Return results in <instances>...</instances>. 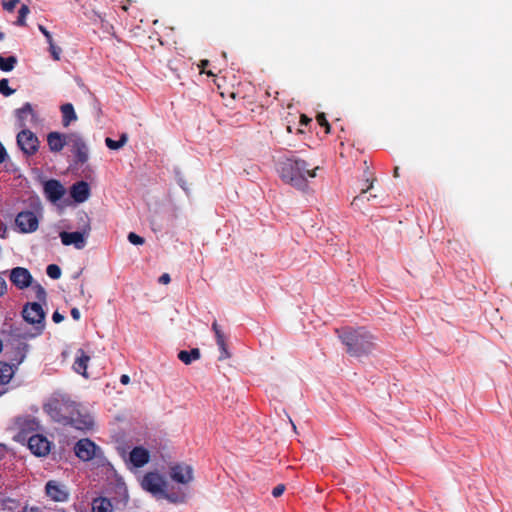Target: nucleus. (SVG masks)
<instances>
[{"label":"nucleus","mask_w":512,"mask_h":512,"mask_svg":"<svg viewBox=\"0 0 512 512\" xmlns=\"http://www.w3.org/2000/svg\"><path fill=\"white\" fill-rule=\"evenodd\" d=\"M28 349H29V345L27 343L17 340L12 344L11 351H6L11 364L13 366H15L17 369H18V366L26 358Z\"/></svg>","instance_id":"f3484780"},{"label":"nucleus","mask_w":512,"mask_h":512,"mask_svg":"<svg viewBox=\"0 0 512 512\" xmlns=\"http://www.w3.org/2000/svg\"><path fill=\"white\" fill-rule=\"evenodd\" d=\"M2 394V392L0 393V395Z\"/></svg>","instance_id":"052dcab7"},{"label":"nucleus","mask_w":512,"mask_h":512,"mask_svg":"<svg viewBox=\"0 0 512 512\" xmlns=\"http://www.w3.org/2000/svg\"><path fill=\"white\" fill-rule=\"evenodd\" d=\"M7 156V152L5 147L0 143V163H2L5 160V157Z\"/></svg>","instance_id":"09e8293b"},{"label":"nucleus","mask_w":512,"mask_h":512,"mask_svg":"<svg viewBox=\"0 0 512 512\" xmlns=\"http://www.w3.org/2000/svg\"><path fill=\"white\" fill-rule=\"evenodd\" d=\"M38 29H39V31H40L43 35H44L46 32H48V30L46 29V27H45V26H43V25H41V24H39V25H38Z\"/></svg>","instance_id":"5fc2aeb1"},{"label":"nucleus","mask_w":512,"mask_h":512,"mask_svg":"<svg viewBox=\"0 0 512 512\" xmlns=\"http://www.w3.org/2000/svg\"><path fill=\"white\" fill-rule=\"evenodd\" d=\"M49 45V52L51 54V57L55 61H59L61 58L62 49L61 47L57 46L54 41L51 43H48Z\"/></svg>","instance_id":"f704fd0d"},{"label":"nucleus","mask_w":512,"mask_h":512,"mask_svg":"<svg viewBox=\"0 0 512 512\" xmlns=\"http://www.w3.org/2000/svg\"><path fill=\"white\" fill-rule=\"evenodd\" d=\"M30 9L27 5L23 4L18 11V18L15 22L17 26H25L26 25V17L29 14Z\"/></svg>","instance_id":"7c9ffc66"},{"label":"nucleus","mask_w":512,"mask_h":512,"mask_svg":"<svg viewBox=\"0 0 512 512\" xmlns=\"http://www.w3.org/2000/svg\"><path fill=\"white\" fill-rule=\"evenodd\" d=\"M20 2V0H8V1H3L2 2V6L5 10L11 12L14 10V8L16 7V5Z\"/></svg>","instance_id":"a19ab883"},{"label":"nucleus","mask_w":512,"mask_h":512,"mask_svg":"<svg viewBox=\"0 0 512 512\" xmlns=\"http://www.w3.org/2000/svg\"><path fill=\"white\" fill-rule=\"evenodd\" d=\"M127 141L128 136L126 133H123L117 141L107 137L105 139V144L111 150H118L122 148L127 143Z\"/></svg>","instance_id":"c85d7f7f"},{"label":"nucleus","mask_w":512,"mask_h":512,"mask_svg":"<svg viewBox=\"0 0 512 512\" xmlns=\"http://www.w3.org/2000/svg\"><path fill=\"white\" fill-rule=\"evenodd\" d=\"M319 166H311L303 159L290 157L281 163V179L298 190L305 191L308 188V178L316 177Z\"/></svg>","instance_id":"f03ea898"},{"label":"nucleus","mask_w":512,"mask_h":512,"mask_svg":"<svg viewBox=\"0 0 512 512\" xmlns=\"http://www.w3.org/2000/svg\"><path fill=\"white\" fill-rule=\"evenodd\" d=\"M76 456L82 461H90L102 453L101 448L88 438L80 439L74 446Z\"/></svg>","instance_id":"6e6552de"},{"label":"nucleus","mask_w":512,"mask_h":512,"mask_svg":"<svg viewBox=\"0 0 512 512\" xmlns=\"http://www.w3.org/2000/svg\"><path fill=\"white\" fill-rule=\"evenodd\" d=\"M46 495L55 502H66L69 499L67 487L56 480H49L45 485Z\"/></svg>","instance_id":"f8f14e48"},{"label":"nucleus","mask_w":512,"mask_h":512,"mask_svg":"<svg viewBox=\"0 0 512 512\" xmlns=\"http://www.w3.org/2000/svg\"><path fill=\"white\" fill-rule=\"evenodd\" d=\"M80 292H81V294H84V287H83V285H81Z\"/></svg>","instance_id":"13d9d810"},{"label":"nucleus","mask_w":512,"mask_h":512,"mask_svg":"<svg viewBox=\"0 0 512 512\" xmlns=\"http://www.w3.org/2000/svg\"><path fill=\"white\" fill-rule=\"evenodd\" d=\"M150 460V453L142 446L134 447L129 454V461L135 468H141Z\"/></svg>","instance_id":"6ab92c4d"},{"label":"nucleus","mask_w":512,"mask_h":512,"mask_svg":"<svg viewBox=\"0 0 512 512\" xmlns=\"http://www.w3.org/2000/svg\"><path fill=\"white\" fill-rule=\"evenodd\" d=\"M70 313H71L72 318L76 321H78L81 317L80 311L78 310V308H72Z\"/></svg>","instance_id":"49530a36"},{"label":"nucleus","mask_w":512,"mask_h":512,"mask_svg":"<svg viewBox=\"0 0 512 512\" xmlns=\"http://www.w3.org/2000/svg\"><path fill=\"white\" fill-rule=\"evenodd\" d=\"M52 320L55 323H60L64 320V316L62 314H60L58 311H55L52 315Z\"/></svg>","instance_id":"a18cd8bd"},{"label":"nucleus","mask_w":512,"mask_h":512,"mask_svg":"<svg viewBox=\"0 0 512 512\" xmlns=\"http://www.w3.org/2000/svg\"><path fill=\"white\" fill-rule=\"evenodd\" d=\"M4 37H5V34L2 31H0V41H2L4 39Z\"/></svg>","instance_id":"4d7b16f0"},{"label":"nucleus","mask_w":512,"mask_h":512,"mask_svg":"<svg viewBox=\"0 0 512 512\" xmlns=\"http://www.w3.org/2000/svg\"><path fill=\"white\" fill-rule=\"evenodd\" d=\"M28 115L33 117L35 116L32 105L29 102L25 103L21 108L16 110V116L22 126L25 125V120Z\"/></svg>","instance_id":"cd10ccee"},{"label":"nucleus","mask_w":512,"mask_h":512,"mask_svg":"<svg viewBox=\"0 0 512 512\" xmlns=\"http://www.w3.org/2000/svg\"><path fill=\"white\" fill-rule=\"evenodd\" d=\"M170 478L180 484H188L193 480V468L186 464H174L170 467Z\"/></svg>","instance_id":"4468645a"},{"label":"nucleus","mask_w":512,"mask_h":512,"mask_svg":"<svg viewBox=\"0 0 512 512\" xmlns=\"http://www.w3.org/2000/svg\"><path fill=\"white\" fill-rule=\"evenodd\" d=\"M89 361L90 356L87 355L83 349H79L73 363L74 371L78 374H81L85 378H88L87 366Z\"/></svg>","instance_id":"4be33fe9"},{"label":"nucleus","mask_w":512,"mask_h":512,"mask_svg":"<svg viewBox=\"0 0 512 512\" xmlns=\"http://www.w3.org/2000/svg\"><path fill=\"white\" fill-rule=\"evenodd\" d=\"M165 485L164 478L157 472H148L141 480L142 488L152 494L162 493Z\"/></svg>","instance_id":"9b49d317"},{"label":"nucleus","mask_w":512,"mask_h":512,"mask_svg":"<svg viewBox=\"0 0 512 512\" xmlns=\"http://www.w3.org/2000/svg\"><path fill=\"white\" fill-rule=\"evenodd\" d=\"M128 240L133 245H142L145 242V239L134 232H130L128 234Z\"/></svg>","instance_id":"58836bf2"},{"label":"nucleus","mask_w":512,"mask_h":512,"mask_svg":"<svg viewBox=\"0 0 512 512\" xmlns=\"http://www.w3.org/2000/svg\"><path fill=\"white\" fill-rule=\"evenodd\" d=\"M316 121H317V123H318L320 126H322V127H324V128H325V132H326V133H329V132H330V125H329L328 120H327V118H326V116H325V114H324V113H319V114L316 116Z\"/></svg>","instance_id":"4c0bfd02"},{"label":"nucleus","mask_w":512,"mask_h":512,"mask_svg":"<svg viewBox=\"0 0 512 512\" xmlns=\"http://www.w3.org/2000/svg\"><path fill=\"white\" fill-rule=\"evenodd\" d=\"M15 427L17 434L14 436V439L21 443L26 442L31 435L38 433L41 429L39 421L30 415L18 417L15 421Z\"/></svg>","instance_id":"423d86ee"},{"label":"nucleus","mask_w":512,"mask_h":512,"mask_svg":"<svg viewBox=\"0 0 512 512\" xmlns=\"http://www.w3.org/2000/svg\"><path fill=\"white\" fill-rule=\"evenodd\" d=\"M44 37L46 38L47 43H51L54 41L53 37L49 31L44 34Z\"/></svg>","instance_id":"603ef678"},{"label":"nucleus","mask_w":512,"mask_h":512,"mask_svg":"<svg viewBox=\"0 0 512 512\" xmlns=\"http://www.w3.org/2000/svg\"><path fill=\"white\" fill-rule=\"evenodd\" d=\"M120 382L123 384V385H127L129 382H130V377L126 374H123L121 375L120 377Z\"/></svg>","instance_id":"3c124183"},{"label":"nucleus","mask_w":512,"mask_h":512,"mask_svg":"<svg viewBox=\"0 0 512 512\" xmlns=\"http://www.w3.org/2000/svg\"><path fill=\"white\" fill-rule=\"evenodd\" d=\"M399 176V167H395L394 168V177H398Z\"/></svg>","instance_id":"6e6d98bb"},{"label":"nucleus","mask_w":512,"mask_h":512,"mask_svg":"<svg viewBox=\"0 0 512 512\" xmlns=\"http://www.w3.org/2000/svg\"><path fill=\"white\" fill-rule=\"evenodd\" d=\"M339 337L343 344L346 345L347 352H350L352 350V334L349 331H343L341 334H339Z\"/></svg>","instance_id":"c9c22d12"},{"label":"nucleus","mask_w":512,"mask_h":512,"mask_svg":"<svg viewBox=\"0 0 512 512\" xmlns=\"http://www.w3.org/2000/svg\"><path fill=\"white\" fill-rule=\"evenodd\" d=\"M374 336L365 328L360 327L354 330V357L362 361L371 355L376 349Z\"/></svg>","instance_id":"7ed1b4c3"},{"label":"nucleus","mask_w":512,"mask_h":512,"mask_svg":"<svg viewBox=\"0 0 512 512\" xmlns=\"http://www.w3.org/2000/svg\"><path fill=\"white\" fill-rule=\"evenodd\" d=\"M69 146L71 147V152L75 156L76 163L84 164L88 161V147L78 133H71Z\"/></svg>","instance_id":"9d476101"},{"label":"nucleus","mask_w":512,"mask_h":512,"mask_svg":"<svg viewBox=\"0 0 512 512\" xmlns=\"http://www.w3.org/2000/svg\"><path fill=\"white\" fill-rule=\"evenodd\" d=\"M17 144L25 155L32 156L37 153L40 142L35 133L23 129L17 134Z\"/></svg>","instance_id":"0eeeda50"},{"label":"nucleus","mask_w":512,"mask_h":512,"mask_svg":"<svg viewBox=\"0 0 512 512\" xmlns=\"http://www.w3.org/2000/svg\"><path fill=\"white\" fill-rule=\"evenodd\" d=\"M22 316L27 323L34 325L36 332L32 336L42 334L45 327V312L40 303L33 302L25 304L22 310Z\"/></svg>","instance_id":"39448f33"},{"label":"nucleus","mask_w":512,"mask_h":512,"mask_svg":"<svg viewBox=\"0 0 512 512\" xmlns=\"http://www.w3.org/2000/svg\"><path fill=\"white\" fill-rule=\"evenodd\" d=\"M171 281V277L168 273H164L159 277V283L161 284H169Z\"/></svg>","instance_id":"c03bdc74"},{"label":"nucleus","mask_w":512,"mask_h":512,"mask_svg":"<svg viewBox=\"0 0 512 512\" xmlns=\"http://www.w3.org/2000/svg\"><path fill=\"white\" fill-rule=\"evenodd\" d=\"M80 220L83 223L81 231L76 232H66L63 231L60 233L61 242L65 246L73 245L76 249H83L86 246V237L89 235L91 231V226L89 223V217L87 214L82 213L80 215Z\"/></svg>","instance_id":"20e7f679"},{"label":"nucleus","mask_w":512,"mask_h":512,"mask_svg":"<svg viewBox=\"0 0 512 512\" xmlns=\"http://www.w3.org/2000/svg\"><path fill=\"white\" fill-rule=\"evenodd\" d=\"M285 491V485L283 484H279L277 485L276 487L273 488L272 490V495L277 498V497H280Z\"/></svg>","instance_id":"37998d69"},{"label":"nucleus","mask_w":512,"mask_h":512,"mask_svg":"<svg viewBox=\"0 0 512 512\" xmlns=\"http://www.w3.org/2000/svg\"><path fill=\"white\" fill-rule=\"evenodd\" d=\"M7 285L4 278L0 276V296H2L6 291Z\"/></svg>","instance_id":"de8ad7c7"},{"label":"nucleus","mask_w":512,"mask_h":512,"mask_svg":"<svg viewBox=\"0 0 512 512\" xmlns=\"http://www.w3.org/2000/svg\"><path fill=\"white\" fill-rule=\"evenodd\" d=\"M5 446L0 444V460L5 456Z\"/></svg>","instance_id":"864d4df0"},{"label":"nucleus","mask_w":512,"mask_h":512,"mask_svg":"<svg viewBox=\"0 0 512 512\" xmlns=\"http://www.w3.org/2000/svg\"><path fill=\"white\" fill-rule=\"evenodd\" d=\"M310 121H311V119L308 116H306L305 114L301 115V117H300L301 124L307 125Z\"/></svg>","instance_id":"8fccbe9b"},{"label":"nucleus","mask_w":512,"mask_h":512,"mask_svg":"<svg viewBox=\"0 0 512 512\" xmlns=\"http://www.w3.org/2000/svg\"><path fill=\"white\" fill-rule=\"evenodd\" d=\"M209 65V60H201L200 63L198 64V68L200 69V72L201 73H206L207 75L209 76H213L214 74L212 73V71H206L205 68Z\"/></svg>","instance_id":"79ce46f5"},{"label":"nucleus","mask_w":512,"mask_h":512,"mask_svg":"<svg viewBox=\"0 0 512 512\" xmlns=\"http://www.w3.org/2000/svg\"><path fill=\"white\" fill-rule=\"evenodd\" d=\"M17 64V58L15 56L3 57L0 56V70L4 72L12 71Z\"/></svg>","instance_id":"c756f323"},{"label":"nucleus","mask_w":512,"mask_h":512,"mask_svg":"<svg viewBox=\"0 0 512 512\" xmlns=\"http://www.w3.org/2000/svg\"><path fill=\"white\" fill-rule=\"evenodd\" d=\"M165 498L171 503H183L185 502V496H179L176 493H166Z\"/></svg>","instance_id":"ea45409f"},{"label":"nucleus","mask_w":512,"mask_h":512,"mask_svg":"<svg viewBox=\"0 0 512 512\" xmlns=\"http://www.w3.org/2000/svg\"><path fill=\"white\" fill-rule=\"evenodd\" d=\"M71 133L63 134L57 131L48 133L47 144L49 150L53 153H58L63 150L66 145H70Z\"/></svg>","instance_id":"2eb2a0df"},{"label":"nucleus","mask_w":512,"mask_h":512,"mask_svg":"<svg viewBox=\"0 0 512 512\" xmlns=\"http://www.w3.org/2000/svg\"><path fill=\"white\" fill-rule=\"evenodd\" d=\"M71 197L78 203L86 201L90 195V188L87 182L79 181L72 185Z\"/></svg>","instance_id":"aec40b11"},{"label":"nucleus","mask_w":512,"mask_h":512,"mask_svg":"<svg viewBox=\"0 0 512 512\" xmlns=\"http://www.w3.org/2000/svg\"><path fill=\"white\" fill-rule=\"evenodd\" d=\"M7 502H8V503H13V504L15 503V501H14V500H12V499H8V500H7Z\"/></svg>","instance_id":"bf43d9fd"},{"label":"nucleus","mask_w":512,"mask_h":512,"mask_svg":"<svg viewBox=\"0 0 512 512\" xmlns=\"http://www.w3.org/2000/svg\"><path fill=\"white\" fill-rule=\"evenodd\" d=\"M177 357L184 364L189 365L193 361H196V360L200 359L201 352H200L199 348H193L190 351L181 350V351H179Z\"/></svg>","instance_id":"393cba45"},{"label":"nucleus","mask_w":512,"mask_h":512,"mask_svg":"<svg viewBox=\"0 0 512 512\" xmlns=\"http://www.w3.org/2000/svg\"><path fill=\"white\" fill-rule=\"evenodd\" d=\"M175 174H176V180H177V183L178 185L186 192L188 193L189 192V187H188V182L187 180L185 179V177L183 176V174L179 171V170H176L175 171Z\"/></svg>","instance_id":"e433bc0d"},{"label":"nucleus","mask_w":512,"mask_h":512,"mask_svg":"<svg viewBox=\"0 0 512 512\" xmlns=\"http://www.w3.org/2000/svg\"><path fill=\"white\" fill-rule=\"evenodd\" d=\"M363 163L365 166V171H364L363 184L361 185V188H360L361 195L365 194L368 190L372 189L373 183H374V181H376V177L374 176V173L369 170L367 161L364 160Z\"/></svg>","instance_id":"a878e982"},{"label":"nucleus","mask_w":512,"mask_h":512,"mask_svg":"<svg viewBox=\"0 0 512 512\" xmlns=\"http://www.w3.org/2000/svg\"><path fill=\"white\" fill-rule=\"evenodd\" d=\"M62 113V125L68 127L71 122L77 120V115L71 103H65L60 107Z\"/></svg>","instance_id":"5701e85b"},{"label":"nucleus","mask_w":512,"mask_h":512,"mask_svg":"<svg viewBox=\"0 0 512 512\" xmlns=\"http://www.w3.org/2000/svg\"><path fill=\"white\" fill-rule=\"evenodd\" d=\"M32 290L35 293V297L39 302H45L46 301V291L45 289L38 283L32 284Z\"/></svg>","instance_id":"2f4dec72"},{"label":"nucleus","mask_w":512,"mask_h":512,"mask_svg":"<svg viewBox=\"0 0 512 512\" xmlns=\"http://www.w3.org/2000/svg\"><path fill=\"white\" fill-rule=\"evenodd\" d=\"M17 368L11 363L0 362V385H5L10 382Z\"/></svg>","instance_id":"b1692460"},{"label":"nucleus","mask_w":512,"mask_h":512,"mask_svg":"<svg viewBox=\"0 0 512 512\" xmlns=\"http://www.w3.org/2000/svg\"><path fill=\"white\" fill-rule=\"evenodd\" d=\"M14 92H15V90L9 87L8 79L3 78L0 80V93L3 96L8 97V96L12 95Z\"/></svg>","instance_id":"72a5a7b5"},{"label":"nucleus","mask_w":512,"mask_h":512,"mask_svg":"<svg viewBox=\"0 0 512 512\" xmlns=\"http://www.w3.org/2000/svg\"><path fill=\"white\" fill-rule=\"evenodd\" d=\"M212 330L215 333L216 342L220 349L219 360H225V359L229 358L231 355L227 348L225 335H224L223 331L220 329V326L218 325L217 321H214L212 323Z\"/></svg>","instance_id":"412c9836"},{"label":"nucleus","mask_w":512,"mask_h":512,"mask_svg":"<svg viewBox=\"0 0 512 512\" xmlns=\"http://www.w3.org/2000/svg\"><path fill=\"white\" fill-rule=\"evenodd\" d=\"M46 273L51 279H59L61 277V269L56 264H50L46 268Z\"/></svg>","instance_id":"473e14b6"},{"label":"nucleus","mask_w":512,"mask_h":512,"mask_svg":"<svg viewBox=\"0 0 512 512\" xmlns=\"http://www.w3.org/2000/svg\"><path fill=\"white\" fill-rule=\"evenodd\" d=\"M44 192L49 200L56 202L63 197L65 189L58 180L51 179L45 182Z\"/></svg>","instance_id":"a211bd4d"},{"label":"nucleus","mask_w":512,"mask_h":512,"mask_svg":"<svg viewBox=\"0 0 512 512\" xmlns=\"http://www.w3.org/2000/svg\"><path fill=\"white\" fill-rule=\"evenodd\" d=\"M92 512H112V504L107 498H96L92 503Z\"/></svg>","instance_id":"bb28decb"},{"label":"nucleus","mask_w":512,"mask_h":512,"mask_svg":"<svg viewBox=\"0 0 512 512\" xmlns=\"http://www.w3.org/2000/svg\"><path fill=\"white\" fill-rule=\"evenodd\" d=\"M32 275L28 269L16 267L11 270L10 281L18 288L25 289L32 285Z\"/></svg>","instance_id":"dca6fc26"},{"label":"nucleus","mask_w":512,"mask_h":512,"mask_svg":"<svg viewBox=\"0 0 512 512\" xmlns=\"http://www.w3.org/2000/svg\"><path fill=\"white\" fill-rule=\"evenodd\" d=\"M44 408L54 421L63 425H70L78 430H88L93 426L92 418L81 414L77 404L69 399L53 398Z\"/></svg>","instance_id":"f257e3e1"},{"label":"nucleus","mask_w":512,"mask_h":512,"mask_svg":"<svg viewBox=\"0 0 512 512\" xmlns=\"http://www.w3.org/2000/svg\"><path fill=\"white\" fill-rule=\"evenodd\" d=\"M16 226L22 233H31L38 228V218L32 211H22L15 219Z\"/></svg>","instance_id":"ddd939ff"},{"label":"nucleus","mask_w":512,"mask_h":512,"mask_svg":"<svg viewBox=\"0 0 512 512\" xmlns=\"http://www.w3.org/2000/svg\"><path fill=\"white\" fill-rule=\"evenodd\" d=\"M30 451L38 457H43L49 454L51 449V442L42 434L36 433L31 435L26 440Z\"/></svg>","instance_id":"1a4fd4ad"}]
</instances>
